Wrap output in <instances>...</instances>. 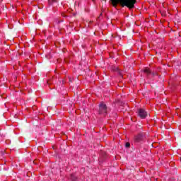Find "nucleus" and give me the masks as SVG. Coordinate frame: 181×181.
Instances as JSON below:
<instances>
[{
	"label": "nucleus",
	"mask_w": 181,
	"mask_h": 181,
	"mask_svg": "<svg viewBox=\"0 0 181 181\" xmlns=\"http://www.w3.org/2000/svg\"><path fill=\"white\" fill-rule=\"evenodd\" d=\"M135 1H110V5H112L115 8L120 5V6H127L129 9H132L135 5Z\"/></svg>",
	"instance_id": "1"
},
{
	"label": "nucleus",
	"mask_w": 181,
	"mask_h": 181,
	"mask_svg": "<svg viewBox=\"0 0 181 181\" xmlns=\"http://www.w3.org/2000/svg\"><path fill=\"white\" fill-rule=\"evenodd\" d=\"M99 113L107 114V105L104 103H100L99 105Z\"/></svg>",
	"instance_id": "2"
},
{
	"label": "nucleus",
	"mask_w": 181,
	"mask_h": 181,
	"mask_svg": "<svg viewBox=\"0 0 181 181\" xmlns=\"http://www.w3.org/2000/svg\"><path fill=\"white\" fill-rule=\"evenodd\" d=\"M138 115L140 117V118L144 119L148 117V112H146V111H145L144 109H139L138 110Z\"/></svg>",
	"instance_id": "3"
},
{
	"label": "nucleus",
	"mask_w": 181,
	"mask_h": 181,
	"mask_svg": "<svg viewBox=\"0 0 181 181\" xmlns=\"http://www.w3.org/2000/svg\"><path fill=\"white\" fill-rule=\"evenodd\" d=\"M144 140V135L142 134H139L134 136V142H141Z\"/></svg>",
	"instance_id": "4"
},
{
	"label": "nucleus",
	"mask_w": 181,
	"mask_h": 181,
	"mask_svg": "<svg viewBox=\"0 0 181 181\" xmlns=\"http://www.w3.org/2000/svg\"><path fill=\"white\" fill-rule=\"evenodd\" d=\"M144 73H145V74H147V76H149V74H151V70H149V69L148 68H145L143 70Z\"/></svg>",
	"instance_id": "5"
},
{
	"label": "nucleus",
	"mask_w": 181,
	"mask_h": 181,
	"mask_svg": "<svg viewBox=\"0 0 181 181\" xmlns=\"http://www.w3.org/2000/svg\"><path fill=\"white\" fill-rule=\"evenodd\" d=\"M125 146L126 148H129V146H131V144L129 143H126Z\"/></svg>",
	"instance_id": "6"
},
{
	"label": "nucleus",
	"mask_w": 181,
	"mask_h": 181,
	"mask_svg": "<svg viewBox=\"0 0 181 181\" xmlns=\"http://www.w3.org/2000/svg\"><path fill=\"white\" fill-rule=\"evenodd\" d=\"M71 179H72L73 181H74V179H73V176H71Z\"/></svg>",
	"instance_id": "7"
}]
</instances>
